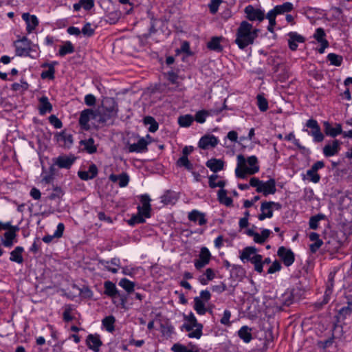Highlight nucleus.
Masks as SVG:
<instances>
[{"mask_svg":"<svg viewBox=\"0 0 352 352\" xmlns=\"http://www.w3.org/2000/svg\"><path fill=\"white\" fill-rule=\"evenodd\" d=\"M258 29L254 28L248 21H243L236 30L235 43L240 49L243 50L249 45L253 44L258 36Z\"/></svg>","mask_w":352,"mask_h":352,"instance_id":"f257e3e1","label":"nucleus"},{"mask_svg":"<svg viewBox=\"0 0 352 352\" xmlns=\"http://www.w3.org/2000/svg\"><path fill=\"white\" fill-rule=\"evenodd\" d=\"M258 159L252 155L247 160L243 155H237V166L235 169L236 177L245 178L247 175H254L258 172Z\"/></svg>","mask_w":352,"mask_h":352,"instance_id":"f03ea898","label":"nucleus"},{"mask_svg":"<svg viewBox=\"0 0 352 352\" xmlns=\"http://www.w3.org/2000/svg\"><path fill=\"white\" fill-rule=\"evenodd\" d=\"M184 319L186 322L183 324L182 329L189 332L188 335V337L190 338L199 339L202 336L203 325L197 322V318L192 313L185 316Z\"/></svg>","mask_w":352,"mask_h":352,"instance_id":"7ed1b4c3","label":"nucleus"},{"mask_svg":"<svg viewBox=\"0 0 352 352\" xmlns=\"http://www.w3.org/2000/svg\"><path fill=\"white\" fill-rule=\"evenodd\" d=\"M250 185L256 188L258 192L263 193L265 197L276 192V182L274 179H270L267 182H263L256 177L250 179Z\"/></svg>","mask_w":352,"mask_h":352,"instance_id":"20e7f679","label":"nucleus"},{"mask_svg":"<svg viewBox=\"0 0 352 352\" xmlns=\"http://www.w3.org/2000/svg\"><path fill=\"white\" fill-rule=\"evenodd\" d=\"M31 41L26 37L23 36L14 42L16 55L19 56H29L31 49Z\"/></svg>","mask_w":352,"mask_h":352,"instance_id":"39448f33","label":"nucleus"},{"mask_svg":"<svg viewBox=\"0 0 352 352\" xmlns=\"http://www.w3.org/2000/svg\"><path fill=\"white\" fill-rule=\"evenodd\" d=\"M305 126L310 129V131L307 129H303L304 131L313 137L315 142H320L324 140V135L321 132L320 127L316 120L309 119L307 121Z\"/></svg>","mask_w":352,"mask_h":352,"instance_id":"423d86ee","label":"nucleus"},{"mask_svg":"<svg viewBox=\"0 0 352 352\" xmlns=\"http://www.w3.org/2000/svg\"><path fill=\"white\" fill-rule=\"evenodd\" d=\"M211 254L206 247H202L198 255V258L194 260V265L196 270H201L206 267L211 260Z\"/></svg>","mask_w":352,"mask_h":352,"instance_id":"0eeeda50","label":"nucleus"},{"mask_svg":"<svg viewBox=\"0 0 352 352\" xmlns=\"http://www.w3.org/2000/svg\"><path fill=\"white\" fill-rule=\"evenodd\" d=\"M76 160L73 155H62L54 159V164L59 168L69 169Z\"/></svg>","mask_w":352,"mask_h":352,"instance_id":"6e6552de","label":"nucleus"},{"mask_svg":"<svg viewBox=\"0 0 352 352\" xmlns=\"http://www.w3.org/2000/svg\"><path fill=\"white\" fill-rule=\"evenodd\" d=\"M95 111L92 109H87L83 110L79 118V124L81 129L88 131L90 129L89 122L91 118L95 120Z\"/></svg>","mask_w":352,"mask_h":352,"instance_id":"1a4fd4ad","label":"nucleus"},{"mask_svg":"<svg viewBox=\"0 0 352 352\" xmlns=\"http://www.w3.org/2000/svg\"><path fill=\"white\" fill-rule=\"evenodd\" d=\"M277 254L286 266H290L294 262V254L290 249L283 246L278 250Z\"/></svg>","mask_w":352,"mask_h":352,"instance_id":"9d476101","label":"nucleus"},{"mask_svg":"<svg viewBox=\"0 0 352 352\" xmlns=\"http://www.w3.org/2000/svg\"><path fill=\"white\" fill-rule=\"evenodd\" d=\"M244 11L250 21H262L264 19V12L260 9L255 8L252 5L246 6Z\"/></svg>","mask_w":352,"mask_h":352,"instance_id":"9b49d317","label":"nucleus"},{"mask_svg":"<svg viewBox=\"0 0 352 352\" xmlns=\"http://www.w3.org/2000/svg\"><path fill=\"white\" fill-rule=\"evenodd\" d=\"M142 206H138V211L143 214L146 218L151 217V206L150 204L151 199L148 195H143L140 197Z\"/></svg>","mask_w":352,"mask_h":352,"instance_id":"f8f14e48","label":"nucleus"},{"mask_svg":"<svg viewBox=\"0 0 352 352\" xmlns=\"http://www.w3.org/2000/svg\"><path fill=\"white\" fill-rule=\"evenodd\" d=\"M219 143V140L213 135H206L199 141V146L202 149H208L215 147Z\"/></svg>","mask_w":352,"mask_h":352,"instance_id":"ddd939ff","label":"nucleus"},{"mask_svg":"<svg viewBox=\"0 0 352 352\" xmlns=\"http://www.w3.org/2000/svg\"><path fill=\"white\" fill-rule=\"evenodd\" d=\"M288 45L291 50L295 51L297 50L298 43H302L305 41V38L296 32H290L287 34Z\"/></svg>","mask_w":352,"mask_h":352,"instance_id":"4468645a","label":"nucleus"},{"mask_svg":"<svg viewBox=\"0 0 352 352\" xmlns=\"http://www.w3.org/2000/svg\"><path fill=\"white\" fill-rule=\"evenodd\" d=\"M342 142L335 140L331 144H328L323 147V154L325 157H331L337 155L340 150Z\"/></svg>","mask_w":352,"mask_h":352,"instance_id":"2eb2a0df","label":"nucleus"},{"mask_svg":"<svg viewBox=\"0 0 352 352\" xmlns=\"http://www.w3.org/2000/svg\"><path fill=\"white\" fill-rule=\"evenodd\" d=\"M22 19L25 21L26 30L30 34L32 33L38 25V20L35 15H31L29 13H23Z\"/></svg>","mask_w":352,"mask_h":352,"instance_id":"dca6fc26","label":"nucleus"},{"mask_svg":"<svg viewBox=\"0 0 352 352\" xmlns=\"http://www.w3.org/2000/svg\"><path fill=\"white\" fill-rule=\"evenodd\" d=\"M324 127L326 135L331 138H335L342 133V127L340 123H336L333 126L329 122H324Z\"/></svg>","mask_w":352,"mask_h":352,"instance_id":"f3484780","label":"nucleus"},{"mask_svg":"<svg viewBox=\"0 0 352 352\" xmlns=\"http://www.w3.org/2000/svg\"><path fill=\"white\" fill-rule=\"evenodd\" d=\"M149 144L145 138H140L137 143L130 144L128 146V150L130 153H142L147 150V146Z\"/></svg>","mask_w":352,"mask_h":352,"instance_id":"a211bd4d","label":"nucleus"},{"mask_svg":"<svg viewBox=\"0 0 352 352\" xmlns=\"http://www.w3.org/2000/svg\"><path fill=\"white\" fill-rule=\"evenodd\" d=\"M100 108L107 111L110 116H117L118 107L116 101L113 98H108L104 100Z\"/></svg>","mask_w":352,"mask_h":352,"instance_id":"6ab92c4d","label":"nucleus"},{"mask_svg":"<svg viewBox=\"0 0 352 352\" xmlns=\"http://www.w3.org/2000/svg\"><path fill=\"white\" fill-rule=\"evenodd\" d=\"M95 120L102 124H105L110 122L115 116H110L107 111L99 107L96 111H95Z\"/></svg>","mask_w":352,"mask_h":352,"instance_id":"aec40b11","label":"nucleus"},{"mask_svg":"<svg viewBox=\"0 0 352 352\" xmlns=\"http://www.w3.org/2000/svg\"><path fill=\"white\" fill-rule=\"evenodd\" d=\"M55 136L57 142L62 143L61 145L65 148H69L73 144L72 135L65 131L57 133Z\"/></svg>","mask_w":352,"mask_h":352,"instance_id":"412c9836","label":"nucleus"},{"mask_svg":"<svg viewBox=\"0 0 352 352\" xmlns=\"http://www.w3.org/2000/svg\"><path fill=\"white\" fill-rule=\"evenodd\" d=\"M87 344L88 347L94 352H98L102 345V342L98 335L90 334L87 338Z\"/></svg>","mask_w":352,"mask_h":352,"instance_id":"4be33fe9","label":"nucleus"},{"mask_svg":"<svg viewBox=\"0 0 352 352\" xmlns=\"http://www.w3.org/2000/svg\"><path fill=\"white\" fill-rule=\"evenodd\" d=\"M309 238L313 243L309 245V249L311 253H316L318 249L322 245L323 241L320 239V236L316 232H311Z\"/></svg>","mask_w":352,"mask_h":352,"instance_id":"5701e85b","label":"nucleus"},{"mask_svg":"<svg viewBox=\"0 0 352 352\" xmlns=\"http://www.w3.org/2000/svg\"><path fill=\"white\" fill-rule=\"evenodd\" d=\"M261 213L258 215L260 221L264 220L265 218H271L273 216V209L270 201H264L261 206Z\"/></svg>","mask_w":352,"mask_h":352,"instance_id":"b1692460","label":"nucleus"},{"mask_svg":"<svg viewBox=\"0 0 352 352\" xmlns=\"http://www.w3.org/2000/svg\"><path fill=\"white\" fill-rule=\"evenodd\" d=\"M65 230V225L63 223H59L57 226L56 231L54 232L52 235H45L43 237V241L46 243H50L52 242L54 239H59L60 238Z\"/></svg>","mask_w":352,"mask_h":352,"instance_id":"393cba45","label":"nucleus"},{"mask_svg":"<svg viewBox=\"0 0 352 352\" xmlns=\"http://www.w3.org/2000/svg\"><path fill=\"white\" fill-rule=\"evenodd\" d=\"M109 179L114 183L118 182L119 186L124 188L128 185L129 177L126 173H122L120 175L111 174L109 175Z\"/></svg>","mask_w":352,"mask_h":352,"instance_id":"a878e982","label":"nucleus"},{"mask_svg":"<svg viewBox=\"0 0 352 352\" xmlns=\"http://www.w3.org/2000/svg\"><path fill=\"white\" fill-rule=\"evenodd\" d=\"M38 111L40 115H45L47 113H50L52 111V105L50 102L47 97L42 96L39 98Z\"/></svg>","mask_w":352,"mask_h":352,"instance_id":"bb28decb","label":"nucleus"},{"mask_svg":"<svg viewBox=\"0 0 352 352\" xmlns=\"http://www.w3.org/2000/svg\"><path fill=\"white\" fill-rule=\"evenodd\" d=\"M171 350L173 352H199V349L196 345L184 346L179 343L173 344Z\"/></svg>","mask_w":352,"mask_h":352,"instance_id":"cd10ccee","label":"nucleus"},{"mask_svg":"<svg viewBox=\"0 0 352 352\" xmlns=\"http://www.w3.org/2000/svg\"><path fill=\"white\" fill-rule=\"evenodd\" d=\"M57 62H52L51 63H44L42 67H47L48 69L42 72L41 76L43 79L49 78L53 80L54 78L55 69L54 65H57Z\"/></svg>","mask_w":352,"mask_h":352,"instance_id":"c85d7f7f","label":"nucleus"},{"mask_svg":"<svg viewBox=\"0 0 352 352\" xmlns=\"http://www.w3.org/2000/svg\"><path fill=\"white\" fill-rule=\"evenodd\" d=\"M188 219L193 222L198 221L200 226L206 224L207 221L204 214L197 210H193L188 214Z\"/></svg>","mask_w":352,"mask_h":352,"instance_id":"c756f323","label":"nucleus"},{"mask_svg":"<svg viewBox=\"0 0 352 352\" xmlns=\"http://www.w3.org/2000/svg\"><path fill=\"white\" fill-rule=\"evenodd\" d=\"M206 166L210 169L211 171L217 173L223 168L224 162L219 159H210L206 162Z\"/></svg>","mask_w":352,"mask_h":352,"instance_id":"7c9ffc66","label":"nucleus"},{"mask_svg":"<svg viewBox=\"0 0 352 352\" xmlns=\"http://www.w3.org/2000/svg\"><path fill=\"white\" fill-rule=\"evenodd\" d=\"M214 278V271L212 268H208L203 274L199 276L198 280L201 285H206L209 283V281L213 280Z\"/></svg>","mask_w":352,"mask_h":352,"instance_id":"2f4dec72","label":"nucleus"},{"mask_svg":"<svg viewBox=\"0 0 352 352\" xmlns=\"http://www.w3.org/2000/svg\"><path fill=\"white\" fill-rule=\"evenodd\" d=\"M104 294L109 297L114 298L119 294V291L116 285L111 281L107 280L104 283Z\"/></svg>","mask_w":352,"mask_h":352,"instance_id":"473e14b6","label":"nucleus"},{"mask_svg":"<svg viewBox=\"0 0 352 352\" xmlns=\"http://www.w3.org/2000/svg\"><path fill=\"white\" fill-rule=\"evenodd\" d=\"M177 194L170 190L166 191L161 197V201L165 205L174 204L177 201Z\"/></svg>","mask_w":352,"mask_h":352,"instance_id":"72a5a7b5","label":"nucleus"},{"mask_svg":"<svg viewBox=\"0 0 352 352\" xmlns=\"http://www.w3.org/2000/svg\"><path fill=\"white\" fill-rule=\"evenodd\" d=\"M116 318L113 316H108L102 320V324L107 331L113 333L115 331Z\"/></svg>","mask_w":352,"mask_h":352,"instance_id":"f704fd0d","label":"nucleus"},{"mask_svg":"<svg viewBox=\"0 0 352 352\" xmlns=\"http://www.w3.org/2000/svg\"><path fill=\"white\" fill-rule=\"evenodd\" d=\"M238 336L243 340L245 343H248L252 339V329L248 326H243L238 331Z\"/></svg>","mask_w":352,"mask_h":352,"instance_id":"c9c22d12","label":"nucleus"},{"mask_svg":"<svg viewBox=\"0 0 352 352\" xmlns=\"http://www.w3.org/2000/svg\"><path fill=\"white\" fill-rule=\"evenodd\" d=\"M257 252V249L254 247H246L245 248L240 255V258L242 261H250V259L254 256Z\"/></svg>","mask_w":352,"mask_h":352,"instance_id":"e433bc0d","label":"nucleus"},{"mask_svg":"<svg viewBox=\"0 0 352 352\" xmlns=\"http://www.w3.org/2000/svg\"><path fill=\"white\" fill-rule=\"evenodd\" d=\"M219 177V176L216 174L211 175L208 177V184L211 188L219 187V188H221V189H222L225 186L226 183V181L221 180V179H218Z\"/></svg>","mask_w":352,"mask_h":352,"instance_id":"4c0bfd02","label":"nucleus"},{"mask_svg":"<svg viewBox=\"0 0 352 352\" xmlns=\"http://www.w3.org/2000/svg\"><path fill=\"white\" fill-rule=\"evenodd\" d=\"M19 230V228H13L12 230H8L4 234L3 244L6 247H11L13 244V239L15 238V232Z\"/></svg>","mask_w":352,"mask_h":352,"instance_id":"58836bf2","label":"nucleus"},{"mask_svg":"<svg viewBox=\"0 0 352 352\" xmlns=\"http://www.w3.org/2000/svg\"><path fill=\"white\" fill-rule=\"evenodd\" d=\"M23 251V248L22 247L18 246L15 248V249L10 253V261L16 262L17 263H22L23 261V258L22 256Z\"/></svg>","mask_w":352,"mask_h":352,"instance_id":"ea45409f","label":"nucleus"},{"mask_svg":"<svg viewBox=\"0 0 352 352\" xmlns=\"http://www.w3.org/2000/svg\"><path fill=\"white\" fill-rule=\"evenodd\" d=\"M221 40V37H213L212 39L208 43V47L217 52H220L223 50V47L221 45L220 42Z\"/></svg>","mask_w":352,"mask_h":352,"instance_id":"a19ab883","label":"nucleus"},{"mask_svg":"<svg viewBox=\"0 0 352 352\" xmlns=\"http://www.w3.org/2000/svg\"><path fill=\"white\" fill-rule=\"evenodd\" d=\"M275 11L278 14H283L293 10L294 6L290 2H285L281 5H277L274 7Z\"/></svg>","mask_w":352,"mask_h":352,"instance_id":"79ce46f5","label":"nucleus"},{"mask_svg":"<svg viewBox=\"0 0 352 352\" xmlns=\"http://www.w3.org/2000/svg\"><path fill=\"white\" fill-rule=\"evenodd\" d=\"M271 230L268 229H263L261 232V234H258L257 232L255 233L253 239L255 243L262 244L263 243L266 239L269 237L271 234Z\"/></svg>","mask_w":352,"mask_h":352,"instance_id":"37998d69","label":"nucleus"},{"mask_svg":"<svg viewBox=\"0 0 352 352\" xmlns=\"http://www.w3.org/2000/svg\"><path fill=\"white\" fill-rule=\"evenodd\" d=\"M80 144L84 146V149L89 153L91 154L96 152L97 148L94 144L93 138L88 140H81Z\"/></svg>","mask_w":352,"mask_h":352,"instance_id":"c03bdc74","label":"nucleus"},{"mask_svg":"<svg viewBox=\"0 0 352 352\" xmlns=\"http://www.w3.org/2000/svg\"><path fill=\"white\" fill-rule=\"evenodd\" d=\"M74 52V47L70 41H66L64 45H61L58 53L60 56H64L66 54H72Z\"/></svg>","mask_w":352,"mask_h":352,"instance_id":"a18cd8bd","label":"nucleus"},{"mask_svg":"<svg viewBox=\"0 0 352 352\" xmlns=\"http://www.w3.org/2000/svg\"><path fill=\"white\" fill-rule=\"evenodd\" d=\"M194 309L199 315H204L207 311L204 302L199 297L194 298Z\"/></svg>","mask_w":352,"mask_h":352,"instance_id":"49530a36","label":"nucleus"},{"mask_svg":"<svg viewBox=\"0 0 352 352\" xmlns=\"http://www.w3.org/2000/svg\"><path fill=\"white\" fill-rule=\"evenodd\" d=\"M194 120V118L190 114H186L184 116H181L178 118V124L180 126L182 127H188L191 125Z\"/></svg>","mask_w":352,"mask_h":352,"instance_id":"de8ad7c7","label":"nucleus"},{"mask_svg":"<svg viewBox=\"0 0 352 352\" xmlns=\"http://www.w3.org/2000/svg\"><path fill=\"white\" fill-rule=\"evenodd\" d=\"M254 265V270L258 273H261L263 272V262H262V256L258 254H256L250 261Z\"/></svg>","mask_w":352,"mask_h":352,"instance_id":"09e8293b","label":"nucleus"},{"mask_svg":"<svg viewBox=\"0 0 352 352\" xmlns=\"http://www.w3.org/2000/svg\"><path fill=\"white\" fill-rule=\"evenodd\" d=\"M145 125H149L148 131L151 133L155 132L158 129V124L151 116H146L144 118Z\"/></svg>","mask_w":352,"mask_h":352,"instance_id":"8fccbe9b","label":"nucleus"},{"mask_svg":"<svg viewBox=\"0 0 352 352\" xmlns=\"http://www.w3.org/2000/svg\"><path fill=\"white\" fill-rule=\"evenodd\" d=\"M119 285L128 293L133 292L135 287V283L126 278H122L120 280Z\"/></svg>","mask_w":352,"mask_h":352,"instance_id":"3c124183","label":"nucleus"},{"mask_svg":"<svg viewBox=\"0 0 352 352\" xmlns=\"http://www.w3.org/2000/svg\"><path fill=\"white\" fill-rule=\"evenodd\" d=\"M327 60L330 64L335 66H340L342 63V56L334 53H330L327 55Z\"/></svg>","mask_w":352,"mask_h":352,"instance_id":"603ef678","label":"nucleus"},{"mask_svg":"<svg viewBox=\"0 0 352 352\" xmlns=\"http://www.w3.org/2000/svg\"><path fill=\"white\" fill-rule=\"evenodd\" d=\"M257 105L261 111H266L268 109V102L265 97L261 94L256 96Z\"/></svg>","mask_w":352,"mask_h":352,"instance_id":"864d4df0","label":"nucleus"},{"mask_svg":"<svg viewBox=\"0 0 352 352\" xmlns=\"http://www.w3.org/2000/svg\"><path fill=\"white\" fill-rule=\"evenodd\" d=\"M352 314V300L347 301V306L343 307L339 310V315L343 318H346Z\"/></svg>","mask_w":352,"mask_h":352,"instance_id":"5fc2aeb1","label":"nucleus"},{"mask_svg":"<svg viewBox=\"0 0 352 352\" xmlns=\"http://www.w3.org/2000/svg\"><path fill=\"white\" fill-rule=\"evenodd\" d=\"M177 165L179 167H185L187 170H190L193 166L186 156H182L177 161Z\"/></svg>","mask_w":352,"mask_h":352,"instance_id":"6e6d98bb","label":"nucleus"},{"mask_svg":"<svg viewBox=\"0 0 352 352\" xmlns=\"http://www.w3.org/2000/svg\"><path fill=\"white\" fill-rule=\"evenodd\" d=\"M145 218L146 217L143 214H140V212H138V213L136 215L133 216L128 221V223L130 226H134L138 223H143L145 222Z\"/></svg>","mask_w":352,"mask_h":352,"instance_id":"4d7b16f0","label":"nucleus"},{"mask_svg":"<svg viewBox=\"0 0 352 352\" xmlns=\"http://www.w3.org/2000/svg\"><path fill=\"white\" fill-rule=\"evenodd\" d=\"M324 218L323 214H317L310 218L309 226L311 229L316 230L318 227L319 221Z\"/></svg>","mask_w":352,"mask_h":352,"instance_id":"13d9d810","label":"nucleus"},{"mask_svg":"<svg viewBox=\"0 0 352 352\" xmlns=\"http://www.w3.org/2000/svg\"><path fill=\"white\" fill-rule=\"evenodd\" d=\"M105 267L107 270L113 274H116L118 272V269L116 267H111L109 265L111 264L115 267H118L120 265V259L118 258H113L110 261H107Z\"/></svg>","mask_w":352,"mask_h":352,"instance_id":"bf43d9fd","label":"nucleus"},{"mask_svg":"<svg viewBox=\"0 0 352 352\" xmlns=\"http://www.w3.org/2000/svg\"><path fill=\"white\" fill-rule=\"evenodd\" d=\"M209 112L206 110H201L196 113L194 120L199 123H204L206 121V118L209 116Z\"/></svg>","mask_w":352,"mask_h":352,"instance_id":"052dcab7","label":"nucleus"},{"mask_svg":"<svg viewBox=\"0 0 352 352\" xmlns=\"http://www.w3.org/2000/svg\"><path fill=\"white\" fill-rule=\"evenodd\" d=\"M72 311H73V308H72V305H65V307L64 308V311L63 314V318L65 322H69L73 320L74 317L72 316Z\"/></svg>","mask_w":352,"mask_h":352,"instance_id":"680f3d73","label":"nucleus"},{"mask_svg":"<svg viewBox=\"0 0 352 352\" xmlns=\"http://www.w3.org/2000/svg\"><path fill=\"white\" fill-rule=\"evenodd\" d=\"M325 32L324 30L322 28H318L316 30V32L314 34V38L318 42V43H323L324 41H327L325 39Z\"/></svg>","mask_w":352,"mask_h":352,"instance_id":"e2e57ef3","label":"nucleus"},{"mask_svg":"<svg viewBox=\"0 0 352 352\" xmlns=\"http://www.w3.org/2000/svg\"><path fill=\"white\" fill-rule=\"evenodd\" d=\"M307 176L311 182L315 184L318 183L320 180V175L317 172L313 171L311 168L307 170Z\"/></svg>","mask_w":352,"mask_h":352,"instance_id":"0e129e2a","label":"nucleus"},{"mask_svg":"<svg viewBox=\"0 0 352 352\" xmlns=\"http://www.w3.org/2000/svg\"><path fill=\"white\" fill-rule=\"evenodd\" d=\"M95 30L91 27L90 23H87L82 28L81 32L86 36H91L94 34Z\"/></svg>","mask_w":352,"mask_h":352,"instance_id":"69168bd1","label":"nucleus"},{"mask_svg":"<svg viewBox=\"0 0 352 352\" xmlns=\"http://www.w3.org/2000/svg\"><path fill=\"white\" fill-rule=\"evenodd\" d=\"M231 318V312L230 310L226 309L223 312V317L220 320V322L226 326L230 325V319Z\"/></svg>","mask_w":352,"mask_h":352,"instance_id":"338daca9","label":"nucleus"},{"mask_svg":"<svg viewBox=\"0 0 352 352\" xmlns=\"http://www.w3.org/2000/svg\"><path fill=\"white\" fill-rule=\"evenodd\" d=\"M49 122L51 124H52L56 129H60L63 126V123L59 118H58L55 115H51L49 117Z\"/></svg>","mask_w":352,"mask_h":352,"instance_id":"774afa93","label":"nucleus"}]
</instances>
